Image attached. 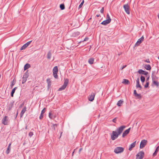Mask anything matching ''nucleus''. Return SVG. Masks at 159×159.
Returning <instances> with one entry per match:
<instances>
[{
	"instance_id": "obj_1",
	"label": "nucleus",
	"mask_w": 159,
	"mask_h": 159,
	"mask_svg": "<svg viewBox=\"0 0 159 159\" xmlns=\"http://www.w3.org/2000/svg\"><path fill=\"white\" fill-rule=\"evenodd\" d=\"M69 82V80L67 79H66L65 80L62 86L58 89V90L59 91H61V90H64L66 87L67 85Z\"/></svg>"
},
{
	"instance_id": "obj_2",
	"label": "nucleus",
	"mask_w": 159,
	"mask_h": 159,
	"mask_svg": "<svg viewBox=\"0 0 159 159\" xmlns=\"http://www.w3.org/2000/svg\"><path fill=\"white\" fill-rule=\"evenodd\" d=\"M124 151V148L122 147H116L114 150V152L116 154L120 153Z\"/></svg>"
},
{
	"instance_id": "obj_3",
	"label": "nucleus",
	"mask_w": 159,
	"mask_h": 159,
	"mask_svg": "<svg viewBox=\"0 0 159 159\" xmlns=\"http://www.w3.org/2000/svg\"><path fill=\"white\" fill-rule=\"evenodd\" d=\"M125 127L126 126L125 125L121 126L117 128L115 131H116V133H117L118 134L120 135L122 133L123 130L125 128Z\"/></svg>"
},
{
	"instance_id": "obj_4",
	"label": "nucleus",
	"mask_w": 159,
	"mask_h": 159,
	"mask_svg": "<svg viewBox=\"0 0 159 159\" xmlns=\"http://www.w3.org/2000/svg\"><path fill=\"white\" fill-rule=\"evenodd\" d=\"M58 71V69L57 67V66H55L53 69L52 72L53 75L56 79H57L58 78V75H57Z\"/></svg>"
},
{
	"instance_id": "obj_5",
	"label": "nucleus",
	"mask_w": 159,
	"mask_h": 159,
	"mask_svg": "<svg viewBox=\"0 0 159 159\" xmlns=\"http://www.w3.org/2000/svg\"><path fill=\"white\" fill-rule=\"evenodd\" d=\"M119 135L116 131H113L111 135V139L113 140H115L118 137Z\"/></svg>"
},
{
	"instance_id": "obj_6",
	"label": "nucleus",
	"mask_w": 159,
	"mask_h": 159,
	"mask_svg": "<svg viewBox=\"0 0 159 159\" xmlns=\"http://www.w3.org/2000/svg\"><path fill=\"white\" fill-rule=\"evenodd\" d=\"M144 152L143 151L139 152L136 155V159H143L144 157Z\"/></svg>"
},
{
	"instance_id": "obj_7",
	"label": "nucleus",
	"mask_w": 159,
	"mask_h": 159,
	"mask_svg": "<svg viewBox=\"0 0 159 159\" xmlns=\"http://www.w3.org/2000/svg\"><path fill=\"white\" fill-rule=\"evenodd\" d=\"M29 75L28 72H26L22 78V84L25 83L27 80V79L29 77Z\"/></svg>"
},
{
	"instance_id": "obj_8",
	"label": "nucleus",
	"mask_w": 159,
	"mask_h": 159,
	"mask_svg": "<svg viewBox=\"0 0 159 159\" xmlns=\"http://www.w3.org/2000/svg\"><path fill=\"white\" fill-rule=\"evenodd\" d=\"M123 8L124 9L125 11L127 14H130L129 6L128 4H125L123 6Z\"/></svg>"
},
{
	"instance_id": "obj_9",
	"label": "nucleus",
	"mask_w": 159,
	"mask_h": 159,
	"mask_svg": "<svg viewBox=\"0 0 159 159\" xmlns=\"http://www.w3.org/2000/svg\"><path fill=\"white\" fill-rule=\"evenodd\" d=\"M147 141L146 140L143 139L142 140L140 144V148H144L147 144Z\"/></svg>"
},
{
	"instance_id": "obj_10",
	"label": "nucleus",
	"mask_w": 159,
	"mask_h": 159,
	"mask_svg": "<svg viewBox=\"0 0 159 159\" xmlns=\"http://www.w3.org/2000/svg\"><path fill=\"white\" fill-rule=\"evenodd\" d=\"M2 123L4 125H7L8 124V117L7 116H5L2 120Z\"/></svg>"
},
{
	"instance_id": "obj_11",
	"label": "nucleus",
	"mask_w": 159,
	"mask_h": 159,
	"mask_svg": "<svg viewBox=\"0 0 159 159\" xmlns=\"http://www.w3.org/2000/svg\"><path fill=\"white\" fill-rule=\"evenodd\" d=\"M144 39V37L142 36L139 39L137 42L136 43L135 45V46H138L143 42Z\"/></svg>"
},
{
	"instance_id": "obj_12",
	"label": "nucleus",
	"mask_w": 159,
	"mask_h": 159,
	"mask_svg": "<svg viewBox=\"0 0 159 159\" xmlns=\"http://www.w3.org/2000/svg\"><path fill=\"white\" fill-rule=\"evenodd\" d=\"M32 41L27 42V43L24 44L20 48V50H23L25 49L31 43Z\"/></svg>"
},
{
	"instance_id": "obj_13",
	"label": "nucleus",
	"mask_w": 159,
	"mask_h": 159,
	"mask_svg": "<svg viewBox=\"0 0 159 159\" xmlns=\"http://www.w3.org/2000/svg\"><path fill=\"white\" fill-rule=\"evenodd\" d=\"M131 128H129L127 129L126 130H125L123 133L122 135V137L123 138L125 137L127 134H128Z\"/></svg>"
},
{
	"instance_id": "obj_14",
	"label": "nucleus",
	"mask_w": 159,
	"mask_h": 159,
	"mask_svg": "<svg viewBox=\"0 0 159 159\" xmlns=\"http://www.w3.org/2000/svg\"><path fill=\"white\" fill-rule=\"evenodd\" d=\"M95 97V94L94 93H93L91 94L89 97V100L90 101H92L94 99V98Z\"/></svg>"
},
{
	"instance_id": "obj_15",
	"label": "nucleus",
	"mask_w": 159,
	"mask_h": 159,
	"mask_svg": "<svg viewBox=\"0 0 159 159\" xmlns=\"http://www.w3.org/2000/svg\"><path fill=\"white\" fill-rule=\"evenodd\" d=\"M135 144H136V141L134 142V143H131L129 147V150L130 151H131L132 149V148L134 147L135 146Z\"/></svg>"
},
{
	"instance_id": "obj_16",
	"label": "nucleus",
	"mask_w": 159,
	"mask_h": 159,
	"mask_svg": "<svg viewBox=\"0 0 159 159\" xmlns=\"http://www.w3.org/2000/svg\"><path fill=\"white\" fill-rule=\"evenodd\" d=\"M26 107H24L23 109L21 111V113H20V117H21L23 116L24 113L26 111Z\"/></svg>"
},
{
	"instance_id": "obj_17",
	"label": "nucleus",
	"mask_w": 159,
	"mask_h": 159,
	"mask_svg": "<svg viewBox=\"0 0 159 159\" xmlns=\"http://www.w3.org/2000/svg\"><path fill=\"white\" fill-rule=\"evenodd\" d=\"M109 20H108L106 19V20H104L103 21H102L101 23V24L103 25H106L110 22V21Z\"/></svg>"
},
{
	"instance_id": "obj_18",
	"label": "nucleus",
	"mask_w": 159,
	"mask_h": 159,
	"mask_svg": "<svg viewBox=\"0 0 159 159\" xmlns=\"http://www.w3.org/2000/svg\"><path fill=\"white\" fill-rule=\"evenodd\" d=\"M136 87L137 88H139L140 89H141L142 88L141 86L139 84V78H138L136 81Z\"/></svg>"
},
{
	"instance_id": "obj_19",
	"label": "nucleus",
	"mask_w": 159,
	"mask_h": 159,
	"mask_svg": "<svg viewBox=\"0 0 159 159\" xmlns=\"http://www.w3.org/2000/svg\"><path fill=\"white\" fill-rule=\"evenodd\" d=\"M144 67L147 70H150L151 69V66L149 65H145Z\"/></svg>"
},
{
	"instance_id": "obj_20",
	"label": "nucleus",
	"mask_w": 159,
	"mask_h": 159,
	"mask_svg": "<svg viewBox=\"0 0 159 159\" xmlns=\"http://www.w3.org/2000/svg\"><path fill=\"white\" fill-rule=\"evenodd\" d=\"M80 34V32L78 31H75L72 34V36L74 37H76L79 35Z\"/></svg>"
},
{
	"instance_id": "obj_21",
	"label": "nucleus",
	"mask_w": 159,
	"mask_h": 159,
	"mask_svg": "<svg viewBox=\"0 0 159 159\" xmlns=\"http://www.w3.org/2000/svg\"><path fill=\"white\" fill-rule=\"evenodd\" d=\"M159 150V146H158L157 148H156V149L155 152L153 154V157H155V156L157 155V152H158V151Z\"/></svg>"
},
{
	"instance_id": "obj_22",
	"label": "nucleus",
	"mask_w": 159,
	"mask_h": 159,
	"mask_svg": "<svg viewBox=\"0 0 159 159\" xmlns=\"http://www.w3.org/2000/svg\"><path fill=\"white\" fill-rule=\"evenodd\" d=\"M129 83V81L127 79H123V81L122 82V83L125 84H128Z\"/></svg>"
},
{
	"instance_id": "obj_23",
	"label": "nucleus",
	"mask_w": 159,
	"mask_h": 159,
	"mask_svg": "<svg viewBox=\"0 0 159 159\" xmlns=\"http://www.w3.org/2000/svg\"><path fill=\"white\" fill-rule=\"evenodd\" d=\"M17 88V87H15V88H14V89H12V91H11V96L12 97H13V94H14V93L15 92V90Z\"/></svg>"
},
{
	"instance_id": "obj_24",
	"label": "nucleus",
	"mask_w": 159,
	"mask_h": 159,
	"mask_svg": "<svg viewBox=\"0 0 159 159\" xmlns=\"http://www.w3.org/2000/svg\"><path fill=\"white\" fill-rule=\"evenodd\" d=\"M30 67V65L29 64H25L24 67V70H26L28 69Z\"/></svg>"
},
{
	"instance_id": "obj_25",
	"label": "nucleus",
	"mask_w": 159,
	"mask_h": 159,
	"mask_svg": "<svg viewBox=\"0 0 159 159\" xmlns=\"http://www.w3.org/2000/svg\"><path fill=\"white\" fill-rule=\"evenodd\" d=\"M123 101L121 100L119 101L117 103V106L118 107L120 106L121 104L123 103Z\"/></svg>"
},
{
	"instance_id": "obj_26",
	"label": "nucleus",
	"mask_w": 159,
	"mask_h": 159,
	"mask_svg": "<svg viewBox=\"0 0 159 159\" xmlns=\"http://www.w3.org/2000/svg\"><path fill=\"white\" fill-rule=\"evenodd\" d=\"M52 56V53L50 51H49L47 54V58L48 59L51 58Z\"/></svg>"
},
{
	"instance_id": "obj_27",
	"label": "nucleus",
	"mask_w": 159,
	"mask_h": 159,
	"mask_svg": "<svg viewBox=\"0 0 159 159\" xmlns=\"http://www.w3.org/2000/svg\"><path fill=\"white\" fill-rule=\"evenodd\" d=\"M94 61V59L93 58H91L89 60V63L90 64H93Z\"/></svg>"
},
{
	"instance_id": "obj_28",
	"label": "nucleus",
	"mask_w": 159,
	"mask_h": 159,
	"mask_svg": "<svg viewBox=\"0 0 159 159\" xmlns=\"http://www.w3.org/2000/svg\"><path fill=\"white\" fill-rule=\"evenodd\" d=\"M47 81L48 83V87H49L51 85V82L50 79H47Z\"/></svg>"
},
{
	"instance_id": "obj_29",
	"label": "nucleus",
	"mask_w": 159,
	"mask_h": 159,
	"mask_svg": "<svg viewBox=\"0 0 159 159\" xmlns=\"http://www.w3.org/2000/svg\"><path fill=\"white\" fill-rule=\"evenodd\" d=\"M138 72L140 74L143 75L144 72V71L140 69L138 70Z\"/></svg>"
},
{
	"instance_id": "obj_30",
	"label": "nucleus",
	"mask_w": 159,
	"mask_h": 159,
	"mask_svg": "<svg viewBox=\"0 0 159 159\" xmlns=\"http://www.w3.org/2000/svg\"><path fill=\"white\" fill-rule=\"evenodd\" d=\"M13 106V104L12 103H11L8 106V109L9 111H10L11 109Z\"/></svg>"
},
{
	"instance_id": "obj_31",
	"label": "nucleus",
	"mask_w": 159,
	"mask_h": 159,
	"mask_svg": "<svg viewBox=\"0 0 159 159\" xmlns=\"http://www.w3.org/2000/svg\"><path fill=\"white\" fill-rule=\"evenodd\" d=\"M140 80L142 83L144 82L145 80L144 77L141 75L140 77Z\"/></svg>"
},
{
	"instance_id": "obj_32",
	"label": "nucleus",
	"mask_w": 159,
	"mask_h": 159,
	"mask_svg": "<svg viewBox=\"0 0 159 159\" xmlns=\"http://www.w3.org/2000/svg\"><path fill=\"white\" fill-rule=\"evenodd\" d=\"M10 150H11V148H9L8 147L7 148V150L6 152V153H7V154H8L10 153Z\"/></svg>"
},
{
	"instance_id": "obj_33",
	"label": "nucleus",
	"mask_w": 159,
	"mask_h": 159,
	"mask_svg": "<svg viewBox=\"0 0 159 159\" xmlns=\"http://www.w3.org/2000/svg\"><path fill=\"white\" fill-rule=\"evenodd\" d=\"M60 8L62 10L65 9V6L64 4H61L60 5Z\"/></svg>"
},
{
	"instance_id": "obj_34",
	"label": "nucleus",
	"mask_w": 159,
	"mask_h": 159,
	"mask_svg": "<svg viewBox=\"0 0 159 159\" xmlns=\"http://www.w3.org/2000/svg\"><path fill=\"white\" fill-rule=\"evenodd\" d=\"M15 81H14V80H13L11 82V87L12 88L13 86L15 85Z\"/></svg>"
},
{
	"instance_id": "obj_35",
	"label": "nucleus",
	"mask_w": 159,
	"mask_h": 159,
	"mask_svg": "<svg viewBox=\"0 0 159 159\" xmlns=\"http://www.w3.org/2000/svg\"><path fill=\"white\" fill-rule=\"evenodd\" d=\"M153 83L157 87H158L159 85V83H158L156 81H153Z\"/></svg>"
},
{
	"instance_id": "obj_36",
	"label": "nucleus",
	"mask_w": 159,
	"mask_h": 159,
	"mask_svg": "<svg viewBox=\"0 0 159 159\" xmlns=\"http://www.w3.org/2000/svg\"><path fill=\"white\" fill-rule=\"evenodd\" d=\"M84 0H83L79 6V8L82 7V6L83 4H84Z\"/></svg>"
},
{
	"instance_id": "obj_37",
	"label": "nucleus",
	"mask_w": 159,
	"mask_h": 159,
	"mask_svg": "<svg viewBox=\"0 0 159 159\" xmlns=\"http://www.w3.org/2000/svg\"><path fill=\"white\" fill-rule=\"evenodd\" d=\"M107 20H109L110 21V22H111V19L110 18V16H109L108 14H107Z\"/></svg>"
},
{
	"instance_id": "obj_38",
	"label": "nucleus",
	"mask_w": 159,
	"mask_h": 159,
	"mask_svg": "<svg viewBox=\"0 0 159 159\" xmlns=\"http://www.w3.org/2000/svg\"><path fill=\"white\" fill-rule=\"evenodd\" d=\"M49 117L50 119H53V116H52V114L51 112H50L49 113Z\"/></svg>"
},
{
	"instance_id": "obj_39",
	"label": "nucleus",
	"mask_w": 159,
	"mask_h": 159,
	"mask_svg": "<svg viewBox=\"0 0 159 159\" xmlns=\"http://www.w3.org/2000/svg\"><path fill=\"white\" fill-rule=\"evenodd\" d=\"M57 126V125L56 124H54L52 125V128L54 130H55L56 129V127Z\"/></svg>"
},
{
	"instance_id": "obj_40",
	"label": "nucleus",
	"mask_w": 159,
	"mask_h": 159,
	"mask_svg": "<svg viewBox=\"0 0 159 159\" xmlns=\"http://www.w3.org/2000/svg\"><path fill=\"white\" fill-rule=\"evenodd\" d=\"M135 96L136 97H138L139 98H141V95L140 94H136L135 95Z\"/></svg>"
},
{
	"instance_id": "obj_41",
	"label": "nucleus",
	"mask_w": 159,
	"mask_h": 159,
	"mask_svg": "<svg viewBox=\"0 0 159 159\" xmlns=\"http://www.w3.org/2000/svg\"><path fill=\"white\" fill-rule=\"evenodd\" d=\"M33 135V133L32 132H30L29 134V135L30 137Z\"/></svg>"
},
{
	"instance_id": "obj_42",
	"label": "nucleus",
	"mask_w": 159,
	"mask_h": 159,
	"mask_svg": "<svg viewBox=\"0 0 159 159\" xmlns=\"http://www.w3.org/2000/svg\"><path fill=\"white\" fill-rule=\"evenodd\" d=\"M149 85V83L148 82L146 83V84L144 85V87L147 88L148 87Z\"/></svg>"
},
{
	"instance_id": "obj_43",
	"label": "nucleus",
	"mask_w": 159,
	"mask_h": 159,
	"mask_svg": "<svg viewBox=\"0 0 159 159\" xmlns=\"http://www.w3.org/2000/svg\"><path fill=\"white\" fill-rule=\"evenodd\" d=\"M45 109H46L45 108H44L43 109V110L42 111L41 113L42 114H44L45 111Z\"/></svg>"
},
{
	"instance_id": "obj_44",
	"label": "nucleus",
	"mask_w": 159,
	"mask_h": 159,
	"mask_svg": "<svg viewBox=\"0 0 159 159\" xmlns=\"http://www.w3.org/2000/svg\"><path fill=\"white\" fill-rule=\"evenodd\" d=\"M43 114H42L41 113L40 114V115L39 116V119H42V118H43Z\"/></svg>"
},
{
	"instance_id": "obj_45",
	"label": "nucleus",
	"mask_w": 159,
	"mask_h": 159,
	"mask_svg": "<svg viewBox=\"0 0 159 159\" xmlns=\"http://www.w3.org/2000/svg\"><path fill=\"white\" fill-rule=\"evenodd\" d=\"M116 118H115L112 120V121L114 123H116Z\"/></svg>"
},
{
	"instance_id": "obj_46",
	"label": "nucleus",
	"mask_w": 159,
	"mask_h": 159,
	"mask_svg": "<svg viewBox=\"0 0 159 159\" xmlns=\"http://www.w3.org/2000/svg\"><path fill=\"white\" fill-rule=\"evenodd\" d=\"M103 11H104V7H102V9H101L100 11V12L101 13H103Z\"/></svg>"
},
{
	"instance_id": "obj_47",
	"label": "nucleus",
	"mask_w": 159,
	"mask_h": 159,
	"mask_svg": "<svg viewBox=\"0 0 159 159\" xmlns=\"http://www.w3.org/2000/svg\"><path fill=\"white\" fill-rule=\"evenodd\" d=\"M144 61L148 63L150 62L149 60V59H146V60H144Z\"/></svg>"
},
{
	"instance_id": "obj_48",
	"label": "nucleus",
	"mask_w": 159,
	"mask_h": 159,
	"mask_svg": "<svg viewBox=\"0 0 159 159\" xmlns=\"http://www.w3.org/2000/svg\"><path fill=\"white\" fill-rule=\"evenodd\" d=\"M126 66V65L123 66L120 69L122 70Z\"/></svg>"
},
{
	"instance_id": "obj_49",
	"label": "nucleus",
	"mask_w": 159,
	"mask_h": 159,
	"mask_svg": "<svg viewBox=\"0 0 159 159\" xmlns=\"http://www.w3.org/2000/svg\"><path fill=\"white\" fill-rule=\"evenodd\" d=\"M148 74V72L144 71V72L143 73V74L145 75H147Z\"/></svg>"
},
{
	"instance_id": "obj_50",
	"label": "nucleus",
	"mask_w": 159,
	"mask_h": 159,
	"mask_svg": "<svg viewBox=\"0 0 159 159\" xmlns=\"http://www.w3.org/2000/svg\"><path fill=\"white\" fill-rule=\"evenodd\" d=\"M89 38H85L83 41H86L88 40Z\"/></svg>"
},
{
	"instance_id": "obj_51",
	"label": "nucleus",
	"mask_w": 159,
	"mask_h": 159,
	"mask_svg": "<svg viewBox=\"0 0 159 159\" xmlns=\"http://www.w3.org/2000/svg\"><path fill=\"white\" fill-rule=\"evenodd\" d=\"M134 95H136V94H137L136 91L135 90H134Z\"/></svg>"
},
{
	"instance_id": "obj_52",
	"label": "nucleus",
	"mask_w": 159,
	"mask_h": 159,
	"mask_svg": "<svg viewBox=\"0 0 159 159\" xmlns=\"http://www.w3.org/2000/svg\"><path fill=\"white\" fill-rule=\"evenodd\" d=\"M11 143H10L9 145H8V147L9 148H11Z\"/></svg>"
},
{
	"instance_id": "obj_53",
	"label": "nucleus",
	"mask_w": 159,
	"mask_h": 159,
	"mask_svg": "<svg viewBox=\"0 0 159 159\" xmlns=\"http://www.w3.org/2000/svg\"><path fill=\"white\" fill-rule=\"evenodd\" d=\"M82 148L80 149L79 150V152H80L82 150Z\"/></svg>"
},
{
	"instance_id": "obj_54",
	"label": "nucleus",
	"mask_w": 159,
	"mask_h": 159,
	"mask_svg": "<svg viewBox=\"0 0 159 159\" xmlns=\"http://www.w3.org/2000/svg\"><path fill=\"white\" fill-rule=\"evenodd\" d=\"M100 16V15H96V16L97 17H98L99 16Z\"/></svg>"
},
{
	"instance_id": "obj_55",
	"label": "nucleus",
	"mask_w": 159,
	"mask_h": 159,
	"mask_svg": "<svg viewBox=\"0 0 159 159\" xmlns=\"http://www.w3.org/2000/svg\"><path fill=\"white\" fill-rule=\"evenodd\" d=\"M62 132L61 133L60 135V138H61V134H62Z\"/></svg>"
},
{
	"instance_id": "obj_56",
	"label": "nucleus",
	"mask_w": 159,
	"mask_h": 159,
	"mask_svg": "<svg viewBox=\"0 0 159 159\" xmlns=\"http://www.w3.org/2000/svg\"><path fill=\"white\" fill-rule=\"evenodd\" d=\"M25 129H28V128H27V126H26V127H25Z\"/></svg>"
},
{
	"instance_id": "obj_57",
	"label": "nucleus",
	"mask_w": 159,
	"mask_h": 159,
	"mask_svg": "<svg viewBox=\"0 0 159 159\" xmlns=\"http://www.w3.org/2000/svg\"><path fill=\"white\" fill-rule=\"evenodd\" d=\"M74 152V151L72 153V156H73Z\"/></svg>"
},
{
	"instance_id": "obj_58",
	"label": "nucleus",
	"mask_w": 159,
	"mask_h": 159,
	"mask_svg": "<svg viewBox=\"0 0 159 159\" xmlns=\"http://www.w3.org/2000/svg\"><path fill=\"white\" fill-rule=\"evenodd\" d=\"M23 105H24L23 104H22L21 105V107H22Z\"/></svg>"
},
{
	"instance_id": "obj_59",
	"label": "nucleus",
	"mask_w": 159,
	"mask_h": 159,
	"mask_svg": "<svg viewBox=\"0 0 159 159\" xmlns=\"http://www.w3.org/2000/svg\"><path fill=\"white\" fill-rule=\"evenodd\" d=\"M121 54V53H120V54H118V55H120V54Z\"/></svg>"
},
{
	"instance_id": "obj_60",
	"label": "nucleus",
	"mask_w": 159,
	"mask_h": 159,
	"mask_svg": "<svg viewBox=\"0 0 159 159\" xmlns=\"http://www.w3.org/2000/svg\"><path fill=\"white\" fill-rule=\"evenodd\" d=\"M158 18H159V14H158Z\"/></svg>"
},
{
	"instance_id": "obj_61",
	"label": "nucleus",
	"mask_w": 159,
	"mask_h": 159,
	"mask_svg": "<svg viewBox=\"0 0 159 159\" xmlns=\"http://www.w3.org/2000/svg\"><path fill=\"white\" fill-rule=\"evenodd\" d=\"M148 79H149V78H148H148H147V80H148Z\"/></svg>"
}]
</instances>
